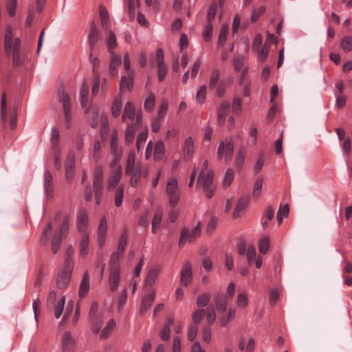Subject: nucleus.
Returning a JSON list of instances; mask_svg holds the SVG:
<instances>
[{
    "mask_svg": "<svg viewBox=\"0 0 352 352\" xmlns=\"http://www.w3.org/2000/svg\"><path fill=\"white\" fill-rule=\"evenodd\" d=\"M4 45L6 55L8 57H12L13 66L21 65L23 58L21 54V40L19 38H13L12 30L10 26H8L6 29Z\"/></svg>",
    "mask_w": 352,
    "mask_h": 352,
    "instance_id": "nucleus-1",
    "label": "nucleus"
},
{
    "mask_svg": "<svg viewBox=\"0 0 352 352\" xmlns=\"http://www.w3.org/2000/svg\"><path fill=\"white\" fill-rule=\"evenodd\" d=\"M214 179V173L212 170L208 171L206 174L199 173L197 178V184H200L202 186L203 191L208 198L213 197L215 188L212 185Z\"/></svg>",
    "mask_w": 352,
    "mask_h": 352,
    "instance_id": "nucleus-2",
    "label": "nucleus"
},
{
    "mask_svg": "<svg viewBox=\"0 0 352 352\" xmlns=\"http://www.w3.org/2000/svg\"><path fill=\"white\" fill-rule=\"evenodd\" d=\"M93 190L96 204L99 205L103 194V170L100 166H96L94 173Z\"/></svg>",
    "mask_w": 352,
    "mask_h": 352,
    "instance_id": "nucleus-3",
    "label": "nucleus"
},
{
    "mask_svg": "<svg viewBox=\"0 0 352 352\" xmlns=\"http://www.w3.org/2000/svg\"><path fill=\"white\" fill-rule=\"evenodd\" d=\"M234 144L232 138L221 141L217 148V160H221L224 157L226 162H230L233 156Z\"/></svg>",
    "mask_w": 352,
    "mask_h": 352,
    "instance_id": "nucleus-4",
    "label": "nucleus"
},
{
    "mask_svg": "<svg viewBox=\"0 0 352 352\" xmlns=\"http://www.w3.org/2000/svg\"><path fill=\"white\" fill-rule=\"evenodd\" d=\"M110 273H109V287L112 292H114L120 282V262L117 261L110 260L109 262Z\"/></svg>",
    "mask_w": 352,
    "mask_h": 352,
    "instance_id": "nucleus-5",
    "label": "nucleus"
},
{
    "mask_svg": "<svg viewBox=\"0 0 352 352\" xmlns=\"http://www.w3.org/2000/svg\"><path fill=\"white\" fill-rule=\"evenodd\" d=\"M200 234L201 227L199 224H198L197 226H195L191 230L184 228L182 231L180 235L179 246L180 248L184 247L186 241H188L189 243H193L195 241V239L199 236Z\"/></svg>",
    "mask_w": 352,
    "mask_h": 352,
    "instance_id": "nucleus-6",
    "label": "nucleus"
},
{
    "mask_svg": "<svg viewBox=\"0 0 352 352\" xmlns=\"http://www.w3.org/2000/svg\"><path fill=\"white\" fill-rule=\"evenodd\" d=\"M59 101L63 104L65 120L67 123V127L69 129L72 126V116L71 113L70 98L67 93L63 90L58 91Z\"/></svg>",
    "mask_w": 352,
    "mask_h": 352,
    "instance_id": "nucleus-7",
    "label": "nucleus"
},
{
    "mask_svg": "<svg viewBox=\"0 0 352 352\" xmlns=\"http://www.w3.org/2000/svg\"><path fill=\"white\" fill-rule=\"evenodd\" d=\"M192 280V270L190 262H186L180 272V285L184 287L188 286Z\"/></svg>",
    "mask_w": 352,
    "mask_h": 352,
    "instance_id": "nucleus-8",
    "label": "nucleus"
},
{
    "mask_svg": "<svg viewBox=\"0 0 352 352\" xmlns=\"http://www.w3.org/2000/svg\"><path fill=\"white\" fill-rule=\"evenodd\" d=\"M90 31L88 35V43L90 47V50L94 51L96 45L102 40V36L94 21L91 22Z\"/></svg>",
    "mask_w": 352,
    "mask_h": 352,
    "instance_id": "nucleus-9",
    "label": "nucleus"
},
{
    "mask_svg": "<svg viewBox=\"0 0 352 352\" xmlns=\"http://www.w3.org/2000/svg\"><path fill=\"white\" fill-rule=\"evenodd\" d=\"M127 239H128V234L127 231L125 230L124 232L121 234L120 240H119V244L118 247V250L116 252H114L111 257L110 260L112 261H119L120 258L122 256L125 248L127 244Z\"/></svg>",
    "mask_w": 352,
    "mask_h": 352,
    "instance_id": "nucleus-10",
    "label": "nucleus"
},
{
    "mask_svg": "<svg viewBox=\"0 0 352 352\" xmlns=\"http://www.w3.org/2000/svg\"><path fill=\"white\" fill-rule=\"evenodd\" d=\"M88 222L89 219L86 209L80 208L77 214V226L79 232L81 234L87 233L86 229Z\"/></svg>",
    "mask_w": 352,
    "mask_h": 352,
    "instance_id": "nucleus-11",
    "label": "nucleus"
},
{
    "mask_svg": "<svg viewBox=\"0 0 352 352\" xmlns=\"http://www.w3.org/2000/svg\"><path fill=\"white\" fill-rule=\"evenodd\" d=\"M44 189L45 194L47 199H52L54 197V182L53 177L49 170H45L44 172Z\"/></svg>",
    "mask_w": 352,
    "mask_h": 352,
    "instance_id": "nucleus-12",
    "label": "nucleus"
},
{
    "mask_svg": "<svg viewBox=\"0 0 352 352\" xmlns=\"http://www.w3.org/2000/svg\"><path fill=\"white\" fill-rule=\"evenodd\" d=\"M76 348V341L71 332L66 331L62 338L63 352H74Z\"/></svg>",
    "mask_w": 352,
    "mask_h": 352,
    "instance_id": "nucleus-13",
    "label": "nucleus"
},
{
    "mask_svg": "<svg viewBox=\"0 0 352 352\" xmlns=\"http://www.w3.org/2000/svg\"><path fill=\"white\" fill-rule=\"evenodd\" d=\"M155 298V292L154 290L150 291V292L144 296L141 301L140 308L139 314L140 316H144L147 310L153 305Z\"/></svg>",
    "mask_w": 352,
    "mask_h": 352,
    "instance_id": "nucleus-14",
    "label": "nucleus"
},
{
    "mask_svg": "<svg viewBox=\"0 0 352 352\" xmlns=\"http://www.w3.org/2000/svg\"><path fill=\"white\" fill-rule=\"evenodd\" d=\"M122 174V170L120 166H118L115 170L110 173L107 179V190H112L115 186L120 182Z\"/></svg>",
    "mask_w": 352,
    "mask_h": 352,
    "instance_id": "nucleus-15",
    "label": "nucleus"
},
{
    "mask_svg": "<svg viewBox=\"0 0 352 352\" xmlns=\"http://www.w3.org/2000/svg\"><path fill=\"white\" fill-rule=\"evenodd\" d=\"M107 222L104 217H102L97 230V240L100 248H102L106 239Z\"/></svg>",
    "mask_w": 352,
    "mask_h": 352,
    "instance_id": "nucleus-16",
    "label": "nucleus"
},
{
    "mask_svg": "<svg viewBox=\"0 0 352 352\" xmlns=\"http://www.w3.org/2000/svg\"><path fill=\"white\" fill-rule=\"evenodd\" d=\"M125 174L130 176L131 186L137 187L142 176L141 165L136 164V167L130 168V171L125 170Z\"/></svg>",
    "mask_w": 352,
    "mask_h": 352,
    "instance_id": "nucleus-17",
    "label": "nucleus"
},
{
    "mask_svg": "<svg viewBox=\"0 0 352 352\" xmlns=\"http://www.w3.org/2000/svg\"><path fill=\"white\" fill-rule=\"evenodd\" d=\"M75 156L74 154L68 155L65 164V176L68 182L72 181L75 174Z\"/></svg>",
    "mask_w": 352,
    "mask_h": 352,
    "instance_id": "nucleus-18",
    "label": "nucleus"
},
{
    "mask_svg": "<svg viewBox=\"0 0 352 352\" xmlns=\"http://www.w3.org/2000/svg\"><path fill=\"white\" fill-rule=\"evenodd\" d=\"M134 82L133 71H131L126 76H122L120 82V89L123 91L126 89L131 91L133 88Z\"/></svg>",
    "mask_w": 352,
    "mask_h": 352,
    "instance_id": "nucleus-19",
    "label": "nucleus"
},
{
    "mask_svg": "<svg viewBox=\"0 0 352 352\" xmlns=\"http://www.w3.org/2000/svg\"><path fill=\"white\" fill-rule=\"evenodd\" d=\"M89 290V275L88 272L83 274L82 279L80 284L78 295L80 298H84Z\"/></svg>",
    "mask_w": 352,
    "mask_h": 352,
    "instance_id": "nucleus-20",
    "label": "nucleus"
},
{
    "mask_svg": "<svg viewBox=\"0 0 352 352\" xmlns=\"http://www.w3.org/2000/svg\"><path fill=\"white\" fill-rule=\"evenodd\" d=\"M249 201L248 196H243L239 199L232 213L233 219H237L240 216V212L246 208Z\"/></svg>",
    "mask_w": 352,
    "mask_h": 352,
    "instance_id": "nucleus-21",
    "label": "nucleus"
},
{
    "mask_svg": "<svg viewBox=\"0 0 352 352\" xmlns=\"http://www.w3.org/2000/svg\"><path fill=\"white\" fill-rule=\"evenodd\" d=\"M111 54V60L109 64V74L111 76H114L118 74V67L121 64L122 58L116 53Z\"/></svg>",
    "mask_w": 352,
    "mask_h": 352,
    "instance_id": "nucleus-22",
    "label": "nucleus"
},
{
    "mask_svg": "<svg viewBox=\"0 0 352 352\" xmlns=\"http://www.w3.org/2000/svg\"><path fill=\"white\" fill-rule=\"evenodd\" d=\"M175 319L172 316L166 318V322L164 324L163 329L160 332V338L164 341H167L170 338V327L173 324Z\"/></svg>",
    "mask_w": 352,
    "mask_h": 352,
    "instance_id": "nucleus-23",
    "label": "nucleus"
},
{
    "mask_svg": "<svg viewBox=\"0 0 352 352\" xmlns=\"http://www.w3.org/2000/svg\"><path fill=\"white\" fill-rule=\"evenodd\" d=\"M160 271V267H152L148 271V274H147L146 278L144 281L146 287H152L154 285L157 278L159 276Z\"/></svg>",
    "mask_w": 352,
    "mask_h": 352,
    "instance_id": "nucleus-24",
    "label": "nucleus"
},
{
    "mask_svg": "<svg viewBox=\"0 0 352 352\" xmlns=\"http://www.w3.org/2000/svg\"><path fill=\"white\" fill-rule=\"evenodd\" d=\"M135 116V111L134 105L131 102H127L125 104L124 109L123 111L122 120V122H125L128 118L130 120H133Z\"/></svg>",
    "mask_w": 352,
    "mask_h": 352,
    "instance_id": "nucleus-25",
    "label": "nucleus"
},
{
    "mask_svg": "<svg viewBox=\"0 0 352 352\" xmlns=\"http://www.w3.org/2000/svg\"><path fill=\"white\" fill-rule=\"evenodd\" d=\"M72 275H69L65 272H60L58 275L56 280V285L58 288L60 289H65L71 280Z\"/></svg>",
    "mask_w": 352,
    "mask_h": 352,
    "instance_id": "nucleus-26",
    "label": "nucleus"
},
{
    "mask_svg": "<svg viewBox=\"0 0 352 352\" xmlns=\"http://www.w3.org/2000/svg\"><path fill=\"white\" fill-rule=\"evenodd\" d=\"M215 307L220 314L223 313L227 309V302L223 294H218L214 298Z\"/></svg>",
    "mask_w": 352,
    "mask_h": 352,
    "instance_id": "nucleus-27",
    "label": "nucleus"
},
{
    "mask_svg": "<svg viewBox=\"0 0 352 352\" xmlns=\"http://www.w3.org/2000/svg\"><path fill=\"white\" fill-rule=\"evenodd\" d=\"M165 152V146L162 141H157L154 147L153 158L155 161L162 159Z\"/></svg>",
    "mask_w": 352,
    "mask_h": 352,
    "instance_id": "nucleus-28",
    "label": "nucleus"
},
{
    "mask_svg": "<svg viewBox=\"0 0 352 352\" xmlns=\"http://www.w3.org/2000/svg\"><path fill=\"white\" fill-rule=\"evenodd\" d=\"M228 25L226 24H223L221 26L220 32L219 34V38H218V43H217V47L221 48L223 47L226 44V42L227 41V35L228 32Z\"/></svg>",
    "mask_w": 352,
    "mask_h": 352,
    "instance_id": "nucleus-29",
    "label": "nucleus"
},
{
    "mask_svg": "<svg viewBox=\"0 0 352 352\" xmlns=\"http://www.w3.org/2000/svg\"><path fill=\"white\" fill-rule=\"evenodd\" d=\"M122 109V98L121 96H116L111 105V114L113 118L120 116Z\"/></svg>",
    "mask_w": 352,
    "mask_h": 352,
    "instance_id": "nucleus-30",
    "label": "nucleus"
},
{
    "mask_svg": "<svg viewBox=\"0 0 352 352\" xmlns=\"http://www.w3.org/2000/svg\"><path fill=\"white\" fill-rule=\"evenodd\" d=\"M99 10L102 26L104 29L107 30L109 28V12L107 8L103 5L100 6Z\"/></svg>",
    "mask_w": 352,
    "mask_h": 352,
    "instance_id": "nucleus-31",
    "label": "nucleus"
},
{
    "mask_svg": "<svg viewBox=\"0 0 352 352\" xmlns=\"http://www.w3.org/2000/svg\"><path fill=\"white\" fill-rule=\"evenodd\" d=\"M183 151L185 158L188 157L190 160L194 151V142L191 137L185 140Z\"/></svg>",
    "mask_w": 352,
    "mask_h": 352,
    "instance_id": "nucleus-32",
    "label": "nucleus"
},
{
    "mask_svg": "<svg viewBox=\"0 0 352 352\" xmlns=\"http://www.w3.org/2000/svg\"><path fill=\"white\" fill-rule=\"evenodd\" d=\"M89 236L87 233L82 234V239L80 243V253L81 257H85L88 254Z\"/></svg>",
    "mask_w": 352,
    "mask_h": 352,
    "instance_id": "nucleus-33",
    "label": "nucleus"
},
{
    "mask_svg": "<svg viewBox=\"0 0 352 352\" xmlns=\"http://www.w3.org/2000/svg\"><path fill=\"white\" fill-rule=\"evenodd\" d=\"M138 128L134 123L129 124L125 131V141L127 144L132 143L134 140L136 131Z\"/></svg>",
    "mask_w": 352,
    "mask_h": 352,
    "instance_id": "nucleus-34",
    "label": "nucleus"
},
{
    "mask_svg": "<svg viewBox=\"0 0 352 352\" xmlns=\"http://www.w3.org/2000/svg\"><path fill=\"white\" fill-rule=\"evenodd\" d=\"M245 157V148L244 146H241L236 153L235 158V166L241 170L243 166Z\"/></svg>",
    "mask_w": 352,
    "mask_h": 352,
    "instance_id": "nucleus-35",
    "label": "nucleus"
},
{
    "mask_svg": "<svg viewBox=\"0 0 352 352\" xmlns=\"http://www.w3.org/2000/svg\"><path fill=\"white\" fill-rule=\"evenodd\" d=\"M129 16L130 21H133L135 17V10L136 7H139L140 5V0H136V2L134 0H126Z\"/></svg>",
    "mask_w": 352,
    "mask_h": 352,
    "instance_id": "nucleus-36",
    "label": "nucleus"
},
{
    "mask_svg": "<svg viewBox=\"0 0 352 352\" xmlns=\"http://www.w3.org/2000/svg\"><path fill=\"white\" fill-rule=\"evenodd\" d=\"M89 94V87L85 82H83L80 93V102L82 107H85L87 104Z\"/></svg>",
    "mask_w": 352,
    "mask_h": 352,
    "instance_id": "nucleus-37",
    "label": "nucleus"
},
{
    "mask_svg": "<svg viewBox=\"0 0 352 352\" xmlns=\"http://www.w3.org/2000/svg\"><path fill=\"white\" fill-rule=\"evenodd\" d=\"M110 148H111V153L112 155H113L115 157L118 156V133L117 131H114L112 133L111 138V144H110Z\"/></svg>",
    "mask_w": 352,
    "mask_h": 352,
    "instance_id": "nucleus-38",
    "label": "nucleus"
},
{
    "mask_svg": "<svg viewBox=\"0 0 352 352\" xmlns=\"http://www.w3.org/2000/svg\"><path fill=\"white\" fill-rule=\"evenodd\" d=\"M1 120L2 122H7V98L5 92L3 93L1 100Z\"/></svg>",
    "mask_w": 352,
    "mask_h": 352,
    "instance_id": "nucleus-39",
    "label": "nucleus"
},
{
    "mask_svg": "<svg viewBox=\"0 0 352 352\" xmlns=\"http://www.w3.org/2000/svg\"><path fill=\"white\" fill-rule=\"evenodd\" d=\"M69 215L68 214H64L63 220L60 226L59 233L58 234L60 236H65L67 234L69 228Z\"/></svg>",
    "mask_w": 352,
    "mask_h": 352,
    "instance_id": "nucleus-40",
    "label": "nucleus"
},
{
    "mask_svg": "<svg viewBox=\"0 0 352 352\" xmlns=\"http://www.w3.org/2000/svg\"><path fill=\"white\" fill-rule=\"evenodd\" d=\"M155 104V97L154 94L150 93L148 96L144 101V109L146 111L151 112L154 109Z\"/></svg>",
    "mask_w": 352,
    "mask_h": 352,
    "instance_id": "nucleus-41",
    "label": "nucleus"
},
{
    "mask_svg": "<svg viewBox=\"0 0 352 352\" xmlns=\"http://www.w3.org/2000/svg\"><path fill=\"white\" fill-rule=\"evenodd\" d=\"M166 192L167 195L179 192L177 181L176 179H171L166 184Z\"/></svg>",
    "mask_w": 352,
    "mask_h": 352,
    "instance_id": "nucleus-42",
    "label": "nucleus"
},
{
    "mask_svg": "<svg viewBox=\"0 0 352 352\" xmlns=\"http://www.w3.org/2000/svg\"><path fill=\"white\" fill-rule=\"evenodd\" d=\"M52 230V225L50 222H49L45 227L43 228V230L41 234V243L43 245H46L48 240H49V236L51 233V231Z\"/></svg>",
    "mask_w": 352,
    "mask_h": 352,
    "instance_id": "nucleus-43",
    "label": "nucleus"
},
{
    "mask_svg": "<svg viewBox=\"0 0 352 352\" xmlns=\"http://www.w3.org/2000/svg\"><path fill=\"white\" fill-rule=\"evenodd\" d=\"M124 197V187L118 186L115 191V205L117 207L121 206Z\"/></svg>",
    "mask_w": 352,
    "mask_h": 352,
    "instance_id": "nucleus-44",
    "label": "nucleus"
},
{
    "mask_svg": "<svg viewBox=\"0 0 352 352\" xmlns=\"http://www.w3.org/2000/svg\"><path fill=\"white\" fill-rule=\"evenodd\" d=\"M210 299V293H204L200 295L197 298V305L200 308L205 307L208 305Z\"/></svg>",
    "mask_w": 352,
    "mask_h": 352,
    "instance_id": "nucleus-45",
    "label": "nucleus"
},
{
    "mask_svg": "<svg viewBox=\"0 0 352 352\" xmlns=\"http://www.w3.org/2000/svg\"><path fill=\"white\" fill-rule=\"evenodd\" d=\"M107 45L110 54L115 53L113 50L117 46V40L116 34L111 31L110 32L109 39L107 41Z\"/></svg>",
    "mask_w": 352,
    "mask_h": 352,
    "instance_id": "nucleus-46",
    "label": "nucleus"
},
{
    "mask_svg": "<svg viewBox=\"0 0 352 352\" xmlns=\"http://www.w3.org/2000/svg\"><path fill=\"white\" fill-rule=\"evenodd\" d=\"M235 311L236 309L234 307H231L229 308L228 312L227 314V316L226 317H223L221 319V325L222 327H225L227 325V324L231 321L235 316Z\"/></svg>",
    "mask_w": 352,
    "mask_h": 352,
    "instance_id": "nucleus-47",
    "label": "nucleus"
},
{
    "mask_svg": "<svg viewBox=\"0 0 352 352\" xmlns=\"http://www.w3.org/2000/svg\"><path fill=\"white\" fill-rule=\"evenodd\" d=\"M340 46L345 52L352 51V37L349 36H344L341 41Z\"/></svg>",
    "mask_w": 352,
    "mask_h": 352,
    "instance_id": "nucleus-48",
    "label": "nucleus"
},
{
    "mask_svg": "<svg viewBox=\"0 0 352 352\" xmlns=\"http://www.w3.org/2000/svg\"><path fill=\"white\" fill-rule=\"evenodd\" d=\"M116 327V321L114 320H111L106 327L102 330L100 333V338L102 339L107 338L111 332Z\"/></svg>",
    "mask_w": 352,
    "mask_h": 352,
    "instance_id": "nucleus-49",
    "label": "nucleus"
},
{
    "mask_svg": "<svg viewBox=\"0 0 352 352\" xmlns=\"http://www.w3.org/2000/svg\"><path fill=\"white\" fill-rule=\"evenodd\" d=\"M147 129H146L144 131L140 132L137 138L136 148L138 153L141 151L143 143H144L147 139Z\"/></svg>",
    "mask_w": 352,
    "mask_h": 352,
    "instance_id": "nucleus-50",
    "label": "nucleus"
},
{
    "mask_svg": "<svg viewBox=\"0 0 352 352\" xmlns=\"http://www.w3.org/2000/svg\"><path fill=\"white\" fill-rule=\"evenodd\" d=\"M65 303V296H62L56 305L54 310V316L56 318H59L63 314Z\"/></svg>",
    "mask_w": 352,
    "mask_h": 352,
    "instance_id": "nucleus-51",
    "label": "nucleus"
},
{
    "mask_svg": "<svg viewBox=\"0 0 352 352\" xmlns=\"http://www.w3.org/2000/svg\"><path fill=\"white\" fill-rule=\"evenodd\" d=\"M206 314V311L205 309H201L195 311L192 314L193 325L197 326L199 324Z\"/></svg>",
    "mask_w": 352,
    "mask_h": 352,
    "instance_id": "nucleus-52",
    "label": "nucleus"
},
{
    "mask_svg": "<svg viewBox=\"0 0 352 352\" xmlns=\"http://www.w3.org/2000/svg\"><path fill=\"white\" fill-rule=\"evenodd\" d=\"M62 236L58 234H55L52 241V250L54 254H56L60 248L62 243Z\"/></svg>",
    "mask_w": 352,
    "mask_h": 352,
    "instance_id": "nucleus-53",
    "label": "nucleus"
},
{
    "mask_svg": "<svg viewBox=\"0 0 352 352\" xmlns=\"http://www.w3.org/2000/svg\"><path fill=\"white\" fill-rule=\"evenodd\" d=\"M257 258L256 249L253 245H250L247 250V259L248 264L252 265Z\"/></svg>",
    "mask_w": 352,
    "mask_h": 352,
    "instance_id": "nucleus-54",
    "label": "nucleus"
},
{
    "mask_svg": "<svg viewBox=\"0 0 352 352\" xmlns=\"http://www.w3.org/2000/svg\"><path fill=\"white\" fill-rule=\"evenodd\" d=\"M234 179V171L232 168L227 169L224 179L223 181V185L225 188L229 187Z\"/></svg>",
    "mask_w": 352,
    "mask_h": 352,
    "instance_id": "nucleus-55",
    "label": "nucleus"
},
{
    "mask_svg": "<svg viewBox=\"0 0 352 352\" xmlns=\"http://www.w3.org/2000/svg\"><path fill=\"white\" fill-rule=\"evenodd\" d=\"M230 108V104L229 102L223 101L220 104L218 110L219 117H226Z\"/></svg>",
    "mask_w": 352,
    "mask_h": 352,
    "instance_id": "nucleus-56",
    "label": "nucleus"
},
{
    "mask_svg": "<svg viewBox=\"0 0 352 352\" xmlns=\"http://www.w3.org/2000/svg\"><path fill=\"white\" fill-rule=\"evenodd\" d=\"M219 78V71L218 69L214 70L210 76L209 82V89L212 90L217 86Z\"/></svg>",
    "mask_w": 352,
    "mask_h": 352,
    "instance_id": "nucleus-57",
    "label": "nucleus"
},
{
    "mask_svg": "<svg viewBox=\"0 0 352 352\" xmlns=\"http://www.w3.org/2000/svg\"><path fill=\"white\" fill-rule=\"evenodd\" d=\"M217 3H212L209 8L207 15V23L212 24V21L214 19L217 13Z\"/></svg>",
    "mask_w": 352,
    "mask_h": 352,
    "instance_id": "nucleus-58",
    "label": "nucleus"
},
{
    "mask_svg": "<svg viewBox=\"0 0 352 352\" xmlns=\"http://www.w3.org/2000/svg\"><path fill=\"white\" fill-rule=\"evenodd\" d=\"M6 9L10 16H14L16 9V0H7Z\"/></svg>",
    "mask_w": 352,
    "mask_h": 352,
    "instance_id": "nucleus-59",
    "label": "nucleus"
},
{
    "mask_svg": "<svg viewBox=\"0 0 352 352\" xmlns=\"http://www.w3.org/2000/svg\"><path fill=\"white\" fill-rule=\"evenodd\" d=\"M206 86L205 85L200 87L197 94H196V100L199 103H204L206 100Z\"/></svg>",
    "mask_w": 352,
    "mask_h": 352,
    "instance_id": "nucleus-60",
    "label": "nucleus"
},
{
    "mask_svg": "<svg viewBox=\"0 0 352 352\" xmlns=\"http://www.w3.org/2000/svg\"><path fill=\"white\" fill-rule=\"evenodd\" d=\"M269 248L270 241L267 238H264L259 241L258 250L261 254H265L268 252Z\"/></svg>",
    "mask_w": 352,
    "mask_h": 352,
    "instance_id": "nucleus-61",
    "label": "nucleus"
},
{
    "mask_svg": "<svg viewBox=\"0 0 352 352\" xmlns=\"http://www.w3.org/2000/svg\"><path fill=\"white\" fill-rule=\"evenodd\" d=\"M212 24L207 23L203 32V36L206 42L211 41L212 37Z\"/></svg>",
    "mask_w": 352,
    "mask_h": 352,
    "instance_id": "nucleus-62",
    "label": "nucleus"
},
{
    "mask_svg": "<svg viewBox=\"0 0 352 352\" xmlns=\"http://www.w3.org/2000/svg\"><path fill=\"white\" fill-rule=\"evenodd\" d=\"M241 103V99L239 97H234L232 102V112L234 113L237 115L241 113L242 110Z\"/></svg>",
    "mask_w": 352,
    "mask_h": 352,
    "instance_id": "nucleus-63",
    "label": "nucleus"
},
{
    "mask_svg": "<svg viewBox=\"0 0 352 352\" xmlns=\"http://www.w3.org/2000/svg\"><path fill=\"white\" fill-rule=\"evenodd\" d=\"M74 269V262L72 258L67 257L65 259L64 269L62 272L72 275Z\"/></svg>",
    "mask_w": 352,
    "mask_h": 352,
    "instance_id": "nucleus-64",
    "label": "nucleus"
}]
</instances>
